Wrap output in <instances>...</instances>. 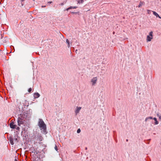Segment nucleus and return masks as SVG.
<instances>
[{
  "label": "nucleus",
  "mask_w": 161,
  "mask_h": 161,
  "mask_svg": "<svg viewBox=\"0 0 161 161\" xmlns=\"http://www.w3.org/2000/svg\"><path fill=\"white\" fill-rule=\"evenodd\" d=\"M97 81V77H94L91 80V82L92 83V85H94L96 83Z\"/></svg>",
  "instance_id": "423d86ee"
},
{
  "label": "nucleus",
  "mask_w": 161,
  "mask_h": 161,
  "mask_svg": "<svg viewBox=\"0 0 161 161\" xmlns=\"http://www.w3.org/2000/svg\"><path fill=\"white\" fill-rule=\"evenodd\" d=\"M16 129L17 130H19V127H17L16 128Z\"/></svg>",
  "instance_id": "5701e85b"
},
{
  "label": "nucleus",
  "mask_w": 161,
  "mask_h": 161,
  "mask_svg": "<svg viewBox=\"0 0 161 161\" xmlns=\"http://www.w3.org/2000/svg\"><path fill=\"white\" fill-rule=\"evenodd\" d=\"M46 7V6L45 5V6H43H43H42V8H44V7Z\"/></svg>",
  "instance_id": "a878e982"
},
{
  "label": "nucleus",
  "mask_w": 161,
  "mask_h": 161,
  "mask_svg": "<svg viewBox=\"0 0 161 161\" xmlns=\"http://www.w3.org/2000/svg\"><path fill=\"white\" fill-rule=\"evenodd\" d=\"M23 3H19L18 2V4L16 5H17V8H16V10L17 11L20 12L21 10V9L22 8V7L24 5Z\"/></svg>",
  "instance_id": "f03ea898"
},
{
  "label": "nucleus",
  "mask_w": 161,
  "mask_h": 161,
  "mask_svg": "<svg viewBox=\"0 0 161 161\" xmlns=\"http://www.w3.org/2000/svg\"><path fill=\"white\" fill-rule=\"evenodd\" d=\"M157 115L159 117V119H161V115H160L158 114Z\"/></svg>",
  "instance_id": "f3484780"
},
{
  "label": "nucleus",
  "mask_w": 161,
  "mask_h": 161,
  "mask_svg": "<svg viewBox=\"0 0 161 161\" xmlns=\"http://www.w3.org/2000/svg\"><path fill=\"white\" fill-rule=\"evenodd\" d=\"M153 119L155 121V125H157V124H158V122L157 120V119H156V118H155V117L154 118H153Z\"/></svg>",
  "instance_id": "9b49d317"
},
{
  "label": "nucleus",
  "mask_w": 161,
  "mask_h": 161,
  "mask_svg": "<svg viewBox=\"0 0 161 161\" xmlns=\"http://www.w3.org/2000/svg\"><path fill=\"white\" fill-rule=\"evenodd\" d=\"M81 107H77L76 109L75 110V113L76 114H77L78 113H79L80 110L81 109Z\"/></svg>",
  "instance_id": "6e6552de"
},
{
  "label": "nucleus",
  "mask_w": 161,
  "mask_h": 161,
  "mask_svg": "<svg viewBox=\"0 0 161 161\" xmlns=\"http://www.w3.org/2000/svg\"><path fill=\"white\" fill-rule=\"evenodd\" d=\"M55 149L56 150V151H58V148H57V147L56 146L55 147Z\"/></svg>",
  "instance_id": "aec40b11"
},
{
  "label": "nucleus",
  "mask_w": 161,
  "mask_h": 161,
  "mask_svg": "<svg viewBox=\"0 0 161 161\" xmlns=\"http://www.w3.org/2000/svg\"><path fill=\"white\" fill-rule=\"evenodd\" d=\"M159 17V18L161 19V17L160 16H159V17Z\"/></svg>",
  "instance_id": "c85d7f7f"
},
{
  "label": "nucleus",
  "mask_w": 161,
  "mask_h": 161,
  "mask_svg": "<svg viewBox=\"0 0 161 161\" xmlns=\"http://www.w3.org/2000/svg\"><path fill=\"white\" fill-rule=\"evenodd\" d=\"M38 125L41 130L45 131L46 130V125L43 121L41 119H39L38 122Z\"/></svg>",
  "instance_id": "f257e3e1"
},
{
  "label": "nucleus",
  "mask_w": 161,
  "mask_h": 161,
  "mask_svg": "<svg viewBox=\"0 0 161 161\" xmlns=\"http://www.w3.org/2000/svg\"><path fill=\"white\" fill-rule=\"evenodd\" d=\"M153 33L152 31H151L149 34V35L147 36V42H150L153 38Z\"/></svg>",
  "instance_id": "7ed1b4c3"
},
{
  "label": "nucleus",
  "mask_w": 161,
  "mask_h": 161,
  "mask_svg": "<svg viewBox=\"0 0 161 161\" xmlns=\"http://www.w3.org/2000/svg\"><path fill=\"white\" fill-rule=\"evenodd\" d=\"M84 2L83 0H80V1H78V3H82Z\"/></svg>",
  "instance_id": "4468645a"
},
{
  "label": "nucleus",
  "mask_w": 161,
  "mask_h": 161,
  "mask_svg": "<svg viewBox=\"0 0 161 161\" xmlns=\"http://www.w3.org/2000/svg\"><path fill=\"white\" fill-rule=\"evenodd\" d=\"M25 0H20L21 2L22 3H23V1H24Z\"/></svg>",
  "instance_id": "393cba45"
},
{
  "label": "nucleus",
  "mask_w": 161,
  "mask_h": 161,
  "mask_svg": "<svg viewBox=\"0 0 161 161\" xmlns=\"http://www.w3.org/2000/svg\"><path fill=\"white\" fill-rule=\"evenodd\" d=\"M10 142L11 144L13 145L14 143L13 142V141L11 140H10Z\"/></svg>",
  "instance_id": "6ab92c4d"
},
{
  "label": "nucleus",
  "mask_w": 161,
  "mask_h": 161,
  "mask_svg": "<svg viewBox=\"0 0 161 161\" xmlns=\"http://www.w3.org/2000/svg\"><path fill=\"white\" fill-rule=\"evenodd\" d=\"M17 125L14 124V123L13 122L11 123L10 124V127L11 128L15 129L16 128Z\"/></svg>",
  "instance_id": "0eeeda50"
},
{
  "label": "nucleus",
  "mask_w": 161,
  "mask_h": 161,
  "mask_svg": "<svg viewBox=\"0 0 161 161\" xmlns=\"http://www.w3.org/2000/svg\"><path fill=\"white\" fill-rule=\"evenodd\" d=\"M159 17V18L161 19V17L160 16H159V17Z\"/></svg>",
  "instance_id": "cd10ccee"
},
{
  "label": "nucleus",
  "mask_w": 161,
  "mask_h": 161,
  "mask_svg": "<svg viewBox=\"0 0 161 161\" xmlns=\"http://www.w3.org/2000/svg\"><path fill=\"white\" fill-rule=\"evenodd\" d=\"M149 119H153L152 117H148Z\"/></svg>",
  "instance_id": "412c9836"
},
{
  "label": "nucleus",
  "mask_w": 161,
  "mask_h": 161,
  "mask_svg": "<svg viewBox=\"0 0 161 161\" xmlns=\"http://www.w3.org/2000/svg\"><path fill=\"white\" fill-rule=\"evenodd\" d=\"M15 161H18V160L17 159V157L16 156L15 157Z\"/></svg>",
  "instance_id": "4be33fe9"
},
{
  "label": "nucleus",
  "mask_w": 161,
  "mask_h": 161,
  "mask_svg": "<svg viewBox=\"0 0 161 161\" xmlns=\"http://www.w3.org/2000/svg\"><path fill=\"white\" fill-rule=\"evenodd\" d=\"M128 141V139H127L126 140V141L127 142Z\"/></svg>",
  "instance_id": "c756f323"
},
{
  "label": "nucleus",
  "mask_w": 161,
  "mask_h": 161,
  "mask_svg": "<svg viewBox=\"0 0 161 161\" xmlns=\"http://www.w3.org/2000/svg\"><path fill=\"white\" fill-rule=\"evenodd\" d=\"M33 1H35V0H33Z\"/></svg>",
  "instance_id": "7c9ffc66"
},
{
  "label": "nucleus",
  "mask_w": 161,
  "mask_h": 161,
  "mask_svg": "<svg viewBox=\"0 0 161 161\" xmlns=\"http://www.w3.org/2000/svg\"><path fill=\"white\" fill-rule=\"evenodd\" d=\"M52 3V1H50V2H48V3L50 4V3Z\"/></svg>",
  "instance_id": "b1692460"
},
{
  "label": "nucleus",
  "mask_w": 161,
  "mask_h": 161,
  "mask_svg": "<svg viewBox=\"0 0 161 161\" xmlns=\"http://www.w3.org/2000/svg\"><path fill=\"white\" fill-rule=\"evenodd\" d=\"M40 96V95L38 92H36L34 93V98H37L39 97Z\"/></svg>",
  "instance_id": "1a4fd4ad"
},
{
  "label": "nucleus",
  "mask_w": 161,
  "mask_h": 161,
  "mask_svg": "<svg viewBox=\"0 0 161 161\" xmlns=\"http://www.w3.org/2000/svg\"><path fill=\"white\" fill-rule=\"evenodd\" d=\"M80 129H78V130H77V133H80Z\"/></svg>",
  "instance_id": "dca6fc26"
},
{
  "label": "nucleus",
  "mask_w": 161,
  "mask_h": 161,
  "mask_svg": "<svg viewBox=\"0 0 161 161\" xmlns=\"http://www.w3.org/2000/svg\"><path fill=\"white\" fill-rule=\"evenodd\" d=\"M32 91V88H30L28 90V92H29V93H30Z\"/></svg>",
  "instance_id": "2eb2a0df"
},
{
  "label": "nucleus",
  "mask_w": 161,
  "mask_h": 161,
  "mask_svg": "<svg viewBox=\"0 0 161 161\" xmlns=\"http://www.w3.org/2000/svg\"><path fill=\"white\" fill-rule=\"evenodd\" d=\"M42 137L40 134H38L36 136H35L34 137L35 140L39 141H42Z\"/></svg>",
  "instance_id": "39448f33"
},
{
  "label": "nucleus",
  "mask_w": 161,
  "mask_h": 161,
  "mask_svg": "<svg viewBox=\"0 0 161 161\" xmlns=\"http://www.w3.org/2000/svg\"><path fill=\"white\" fill-rule=\"evenodd\" d=\"M77 8V7H76V6H74V7L71 6V7L68 8H67L66 9V10L68 11L69 9H71V8L76 9Z\"/></svg>",
  "instance_id": "9d476101"
},
{
  "label": "nucleus",
  "mask_w": 161,
  "mask_h": 161,
  "mask_svg": "<svg viewBox=\"0 0 161 161\" xmlns=\"http://www.w3.org/2000/svg\"><path fill=\"white\" fill-rule=\"evenodd\" d=\"M153 14L157 17H159V15L155 12L153 11Z\"/></svg>",
  "instance_id": "ddd939ff"
},
{
  "label": "nucleus",
  "mask_w": 161,
  "mask_h": 161,
  "mask_svg": "<svg viewBox=\"0 0 161 161\" xmlns=\"http://www.w3.org/2000/svg\"><path fill=\"white\" fill-rule=\"evenodd\" d=\"M18 125L20 126L21 125L23 124L24 123V120L22 118L19 117L18 119Z\"/></svg>",
  "instance_id": "20e7f679"
},
{
  "label": "nucleus",
  "mask_w": 161,
  "mask_h": 161,
  "mask_svg": "<svg viewBox=\"0 0 161 161\" xmlns=\"http://www.w3.org/2000/svg\"><path fill=\"white\" fill-rule=\"evenodd\" d=\"M149 119V118H148V117H147L146 118V119H145V121L146 122V121H147V120H148V119Z\"/></svg>",
  "instance_id": "a211bd4d"
},
{
  "label": "nucleus",
  "mask_w": 161,
  "mask_h": 161,
  "mask_svg": "<svg viewBox=\"0 0 161 161\" xmlns=\"http://www.w3.org/2000/svg\"><path fill=\"white\" fill-rule=\"evenodd\" d=\"M141 4H140L139 5V6H138V7H140L141 6Z\"/></svg>",
  "instance_id": "bb28decb"
},
{
  "label": "nucleus",
  "mask_w": 161,
  "mask_h": 161,
  "mask_svg": "<svg viewBox=\"0 0 161 161\" xmlns=\"http://www.w3.org/2000/svg\"><path fill=\"white\" fill-rule=\"evenodd\" d=\"M66 42L68 44V47H69L70 46V42H69V40L68 39H66Z\"/></svg>",
  "instance_id": "f8f14e48"
}]
</instances>
